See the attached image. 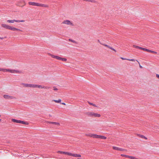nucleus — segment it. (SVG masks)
<instances>
[{
  "label": "nucleus",
  "mask_w": 159,
  "mask_h": 159,
  "mask_svg": "<svg viewBox=\"0 0 159 159\" xmlns=\"http://www.w3.org/2000/svg\"><path fill=\"white\" fill-rule=\"evenodd\" d=\"M28 4L30 5L44 7L47 8L48 7V5L47 4L38 3L34 2H29Z\"/></svg>",
  "instance_id": "nucleus-1"
},
{
  "label": "nucleus",
  "mask_w": 159,
  "mask_h": 159,
  "mask_svg": "<svg viewBox=\"0 0 159 159\" xmlns=\"http://www.w3.org/2000/svg\"><path fill=\"white\" fill-rule=\"evenodd\" d=\"M86 114L88 116L91 117H99L101 116L100 114L95 113L93 112H88L86 113Z\"/></svg>",
  "instance_id": "nucleus-2"
},
{
  "label": "nucleus",
  "mask_w": 159,
  "mask_h": 159,
  "mask_svg": "<svg viewBox=\"0 0 159 159\" xmlns=\"http://www.w3.org/2000/svg\"><path fill=\"white\" fill-rule=\"evenodd\" d=\"M49 55L52 57L56 58L58 60H61L64 61H67V59L66 58H61V57H59L58 56H55L51 54H49Z\"/></svg>",
  "instance_id": "nucleus-3"
},
{
  "label": "nucleus",
  "mask_w": 159,
  "mask_h": 159,
  "mask_svg": "<svg viewBox=\"0 0 159 159\" xmlns=\"http://www.w3.org/2000/svg\"><path fill=\"white\" fill-rule=\"evenodd\" d=\"M33 88H39L42 89H49L50 88L48 86H42L41 85H39L37 84H33Z\"/></svg>",
  "instance_id": "nucleus-4"
},
{
  "label": "nucleus",
  "mask_w": 159,
  "mask_h": 159,
  "mask_svg": "<svg viewBox=\"0 0 159 159\" xmlns=\"http://www.w3.org/2000/svg\"><path fill=\"white\" fill-rule=\"evenodd\" d=\"M98 43H99L100 44L102 45H103L104 46H105V47H107L108 48L110 49H111L114 51H115V52H116V50H115L114 48H112V47L110 46L109 45H108L107 44H103V43H102L100 41H99V40H98Z\"/></svg>",
  "instance_id": "nucleus-5"
},
{
  "label": "nucleus",
  "mask_w": 159,
  "mask_h": 159,
  "mask_svg": "<svg viewBox=\"0 0 159 159\" xmlns=\"http://www.w3.org/2000/svg\"><path fill=\"white\" fill-rule=\"evenodd\" d=\"M85 135L87 136H89L93 138L99 139V135L96 134H85Z\"/></svg>",
  "instance_id": "nucleus-6"
},
{
  "label": "nucleus",
  "mask_w": 159,
  "mask_h": 159,
  "mask_svg": "<svg viewBox=\"0 0 159 159\" xmlns=\"http://www.w3.org/2000/svg\"><path fill=\"white\" fill-rule=\"evenodd\" d=\"M141 50H143L144 51H146L148 52L152 53H154V54H157V52H156L153 51L152 50H149V49H147V48H142Z\"/></svg>",
  "instance_id": "nucleus-7"
},
{
  "label": "nucleus",
  "mask_w": 159,
  "mask_h": 159,
  "mask_svg": "<svg viewBox=\"0 0 159 159\" xmlns=\"http://www.w3.org/2000/svg\"><path fill=\"white\" fill-rule=\"evenodd\" d=\"M2 26L5 28L12 30V27L7 25L5 24H2Z\"/></svg>",
  "instance_id": "nucleus-8"
},
{
  "label": "nucleus",
  "mask_w": 159,
  "mask_h": 159,
  "mask_svg": "<svg viewBox=\"0 0 159 159\" xmlns=\"http://www.w3.org/2000/svg\"><path fill=\"white\" fill-rule=\"evenodd\" d=\"M6 71H8L11 73H20L21 72L19 70H11L10 69H6Z\"/></svg>",
  "instance_id": "nucleus-9"
},
{
  "label": "nucleus",
  "mask_w": 159,
  "mask_h": 159,
  "mask_svg": "<svg viewBox=\"0 0 159 159\" xmlns=\"http://www.w3.org/2000/svg\"><path fill=\"white\" fill-rule=\"evenodd\" d=\"M22 85H23V87H25L33 88V84L22 83Z\"/></svg>",
  "instance_id": "nucleus-10"
},
{
  "label": "nucleus",
  "mask_w": 159,
  "mask_h": 159,
  "mask_svg": "<svg viewBox=\"0 0 159 159\" xmlns=\"http://www.w3.org/2000/svg\"><path fill=\"white\" fill-rule=\"evenodd\" d=\"M3 97L7 99H13L15 98L13 96H10L7 95H3Z\"/></svg>",
  "instance_id": "nucleus-11"
},
{
  "label": "nucleus",
  "mask_w": 159,
  "mask_h": 159,
  "mask_svg": "<svg viewBox=\"0 0 159 159\" xmlns=\"http://www.w3.org/2000/svg\"><path fill=\"white\" fill-rule=\"evenodd\" d=\"M25 2L24 0H21L18 3V5L20 6H22L25 5Z\"/></svg>",
  "instance_id": "nucleus-12"
},
{
  "label": "nucleus",
  "mask_w": 159,
  "mask_h": 159,
  "mask_svg": "<svg viewBox=\"0 0 159 159\" xmlns=\"http://www.w3.org/2000/svg\"><path fill=\"white\" fill-rule=\"evenodd\" d=\"M62 24H66L68 25H72V23L70 22V21L69 20H66L62 22Z\"/></svg>",
  "instance_id": "nucleus-13"
},
{
  "label": "nucleus",
  "mask_w": 159,
  "mask_h": 159,
  "mask_svg": "<svg viewBox=\"0 0 159 159\" xmlns=\"http://www.w3.org/2000/svg\"><path fill=\"white\" fill-rule=\"evenodd\" d=\"M121 156L122 157H125L126 158H129L132 159V158H133V157L129 156H128V155H125L121 154Z\"/></svg>",
  "instance_id": "nucleus-14"
},
{
  "label": "nucleus",
  "mask_w": 159,
  "mask_h": 159,
  "mask_svg": "<svg viewBox=\"0 0 159 159\" xmlns=\"http://www.w3.org/2000/svg\"><path fill=\"white\" fill-rule=\"evenodd\" d=\"M11 121L14 122L19 123H20V121H21L20 120H17L15 119H12L11 120Z\"/></svg>",
  "instance_id": "nucleus-15"
},
{
  "label": "nucleus",
  "mask_w": 159,
  "mask_h": 159,
  "mask_svg": "<svg viewBox=\"0 0 159 159\" xmlns=\"http://www.w3.org/2000/svg\"><path fill=\"white\" fill-rule=\"evenodd\" d=\"M137 135L139 137L142 139H147V138L146 137L144 136H143V135L139 134H137Z\"/></svg>",
  "instance_id": "nucleus-16"
},
{
  "label": "nucleus",
  "mask_w": 159,
  "mask_h": 159,
  "mask_svg": "<svg viewBox=\"0 0 159 159\" xmlns=\"http://www.w3.org/2000/svg\"><path fill=\"white\" fill-rule=\"evenodd\" d=\"M47 122L50 124H55V125H60V123H59L53 122Z\"/></svg>",
  "instance_id": "nucleus-17"
},
{
  "label": "nucleus",
  "mask_w": 159,
  "mask_h": 159,
  "mask_svg": "<svg viewBox=\"0 0 159 159\" xmlns=\"http://www.w3.org/2000/svg\"><path fill=\"white\" fill-rule=\"evenodd\" d=\"M17 20H8L7 21V22L8 23H13L14 22H16Z\"/></svg>",
  "instance_id": "nucleus-18"
},
{
  "label": "nucleus",
  "mask_w": 159,
  "mask_h": 159,
  "mask_svg": "<svg viewBox=\"0 0 159 159\" xmlns=\"http://www.w3.org/2000/svg\"><path fill=\"white\" fill-rule=\"evenodd\" d=\"M12 30L13 31L17 30V31H22V30H21L19 29L13 27L12 28Z\"/></svg>",
  "instance_id": "nucleus-19"
},
{
  "label": "nucleus",
  "mask_w": 159,
  "mask_h": 159,
  "mask_svg": "<svg viewBox=\"0 0 159 159\" xmlns=\"http://www.w3.org/2000/svg\"><path fill=\"white\" fill-rule=\"evenodd\" d=\"M73 156L75 157H80L81 156L80 154H73Z\"/></svg>",
  "instance_id": "nucleus-20"
},
{
  "label": "nucleus",
  "mask_w": 159,
  "mask_h": 159,
  "mask_svg": "<svg viewBox=\"0 0 159 159\" xmlns=\"http://www.w3.org/2000/svg\"><path fill=\"white\" fill-rule=\"evenodd\" d=\"M20 123L26 125H28L29 124V123L28 122L21 120Z\"/></svg>",
  "instance_id": "nucleus-21"
},
{
  "label": "nucleus",
  "mask_w": 159,
  "mask_h": 159,
  "mask_svg": "<svg viewBox=\"0 0 159 159\" xmlns=\"http://www.w3.org/2000/svg\"><path fill=\"white\" fill-rule=\"evenodd\" d=\"M99 139H107V137L99 135Z\"/></svg>",
  "instance_id": "nucleus-22"
},
{
  "label": "nucleus",
  "mask_w": 159,
  "mask_h": 159,
  "mask_svg": "<svg viewBox=\"0 0 159 159\" xmlns=\"http://www.w3.org/2000/svg\"><path fill=\"white\" fill-rule=\"evenodd\" d=\"M53 101H54V102H56V103H61V100L60 99H59L58 100H52Z\"/></svg>",
  "instance_id": "nucleus-23"
},
{
  "label": "nucleus",
  "mask_w": 159,
  "mask_h": 159,
  "mask_svg": "<svg viewBox=\"0 0 159 159\" xmlns=\"http://www.w3.org/2000/svg\"><path fill=\"white\" fill-rule=\"evenodd\" d=\"M133 47L134 48H139V49H141L142 48V47H140L139 46H136V45H133Z\"/></svg>",
  "instance_id": "nucleus-24"
},
{
  "label": "nucleus",
  "mask_w": 159,
  "mask_h": 159,
  "mask_svg": "<svg viewBox=\"0 0 159 159\" xmlns=\"http://www.w3.org/2000/svg\"><path fill=\"white\" fill-rule=\"evenodd\" d=\"M88 103L89 105H92L95 107H97V106L95 105V104H93V103L90 102H88Z\"/></svg>",
  "instance_id": "nucleus-25"
},
{
  "label": "nucleus",
  "mask_w": 159,
  "mask_h": 159,
  "mask_svg": "<svg viewBox=\"0 0 159 159\" xmlns=\"http://www.w3.org/2000/svg\"><path fill=\"white\" fill-rule=\"evenodd\" d=\"M119 148L117 147H116L113 146V149L114 150H117L119 151Z\"/></svg>",
  "instance_id": "nucleus-26"
},
{
  "label": "nucleus",
  "mask_w": 159,
  "mask_h": 159,
  "mask_svg": "<svg viewBox=\"0 0 159 159\" xmlns=\"http://www.w3.org/2000/svg\"><path fill=\"white\" fill-rule=\"evenodd\" d=\"M66 154L68 155L69 156H73V154H72L71 153L68 152H66Z\"/></svg>",
  "instance_id": "nucleus-27"
},
{
  "label": "nucleus",
  "mask_w": 159,
  "mask_h": 159,
  "mask_svg": "<svg viewBox=\"0 0 159 159\" xmlns=\"http://www.w3.org/2000/svg\"><path fill=\"white\" fill-rule=\"evenodd\" d=\"M69 41H70V42H73V43H76V42L75 41V40H73L72 39H69Z\"/></svg>",
  "instance_id": "nucleus-28"
},
{
  "label": "nucleus",
  "mask_w": 159,
  "mask_h": 159,
  "mask_svg": "<svg viewBox=\"0 0 159 159\" xmlns=\"http://www.w3.org/2000/svg\"><path fill=\"white\" fill-rule=\"evenodd\" d=\"M88 2H90L93 3H96V1L94 0H89Z\"/></svg>",
  "instance_id": "nucleus-29"
},
{
  "label": "nucleus",
  "mask_w": 159,
  "mask_h": 159,
  "mask_svg": "<svg viewBox=\"0 0 159 159\" xmlns=\"http://www.w3.org/2000/svg\"><path fill=\"white\" fill-rule=\"evenodd\" d=\"M6 70V69L0 68V71L5 72Z\"/></svg>",
  "instance_id": "nucleus-30"
},
{
  "label": "nucleus",
  "mask_w": 159,
  "mask_h": 159,
  "mask_svg": "<svg viewBox=\"0 0 159 159\" xmlns=\"http://www.w3.org/2000/svg\"><path fill=\"white\" fill-rule=\"evenodd\" d=\"M126 150L122 148H119V151H125Z\"/></svg>",
  "instance_id": "nucleus-31"
},
{
  "label": "nucleus",
  "mask_w": 159,
  "mask_h": 159,
  "mask_svg": "<svg viewBox=\"0 0 159 159\" xmlns=\"http://www.w3.org/2000/svg\"><path fill=\"white\" fill-rule=\"evenodd\" d=\"M127 60L130 61H136V60H135V59H127Z\"/></svg>",
  "instance_id": "nucleus-32"
},
{
  "label": "nucleus",
  "mask_w": 159,
  "mask_h": 159,
  "mask_svg": "<svg viewBox=\"0 0 159 159\" xmlns=\"http://www.w3.org/2000/svg\"><path fill=\"white\" fill-rule=\"evenodd\" d=\"M24 21H25V20H17L16 21V22H24Z\"/></svg>",
  "instance_id": "nucleus-33"
},
{
  "label": "nucleus",
  "mask_w": 159,
  "mask_h": 159,
  "mask_svg": "<svg viewBox=\"0 0 159 159\" xmlns=\"http://www.w3.org/2000/svg\"><path fill=\"white\" fill-rule=\"evenodd\" d=\"M58 90V89L56 87H53V90L56 91Z\"/></svg>",
  "instance_id": "nucleus-34"
},
{
  "label": "nucleus",
  "mask_w": 159,
  "mask_h": 159,
  "mask_svg": "<svg viewBox=\"0 0 159 159\" xmlns=\"http://www.w3.org/2000/svg\"><path fill=\"white\" fill-rule=\"evenodd\" d=\"M136 61H137L138 62V63L139 64L140 68H143V67L141 66L140 65V63H139V62L138 61H137V60H136Z\"/></svg>",
  "instance_id": "nucleus-35"
},
{
  "label": "nucleus",
  "mask_w": 159,
  "mask_h": 159,
  "mask_svg": "<svg viewBox=\"0 0 159 159\" xmlns=\"http://www.w3.org/2000/svg\"><path fill=\"white\" fill-rule=\"evenodd\" d=\"M66 152L61 151V152H60V154H66Z\"/></svg>",
  "instance_id": "nucleus-36"
},
{
  "label": "nucleus",
  "mask_w": 159,
  "mask_h": 159,
  "mask_svg": "<svg viewBox=\"0 0 159 159\" xmlns=\"http://www.w3.org/2000/svg\"><path fill=\"white\" fill-rule=\"evenodd\" d=\"M120 58L123 60H127V59H128L122 57H120Z\"/></svg>",
  "instance_id": "nucleus-37"
},
{
  "label": "nucleus",
  "mask_w": 159,
  "mask_h": 159,
  "mask_svg": "<svg viewBox=\"0 0 159 159\" xmlns=\"http://www.w3.org/2000/svg\"><path fill=\"white\" fill-rule=\"evenodd\" d=\"M156 77L158 78V79H159V75L158 74H157L156 75Z\"/></svg>",
  "instance_id": "nucleus-38"
},
{
  "label": "nucleus",
  "mask_w": 159,
  "mask_h": 159,
  "mask_svg": "<svg viewBox=\"0 0 159 159\" xmlns=\"http://www.w3.org/2000/svg\"><path fill=\"white\" fill-rule=\"evenodd\" d=\"M132 159H139L136 158L135 157H133V158H132Z\"/></svg>",
  "instance_id": "nucleus-39"
},
{
  "label": "nucleus",
  "mask_w": 159,
  "mask_h": 159,
  "mask_svg": "<svg viewBox=\"0 0 159 159\" xmlns=\"http://www.w3.org/2000/svg\"><path fill=\"white\" fill-rule=\"evenodd\" d=\"M61 104H62V105H66V103H64V102H63V103H61Z\"/></svg>",
  "instance_id": "nucleus-40"
},
{
  "label": "nucleus",
  "mask_w": 159,
  "mask_h": 159,
  "mask_svg": "<svg viewBox=\"0 0 159 159\" xmlns=\"http://www.w3.org/2000/svg\"><path fill=\"white\" fill-rule=\"evenodd\" d=\"M3 38H1V37H0V39H3Z\"/></svg>",
  "instance_id": "nucleus-41"
},
{
  "label": "nucleus",
  "mask_w": 159,
  "mask_h": 159,
  "mask_svg": "<svg viewBox=\"0 0 159 159\" xmlns=\"http://www.w3.org/2000/svg\"><path fill=\"white\" fill-rule=\"evenodd\" d=\"M61 152V151H58V152L60 153V152Z\"/></svg>",
  "instance_id": "nucleus-42"
},
{
  "label": "nucleus",
  "mask_w": 159,
  "mask_h": 159,
  "mask_svg": "<svg viewBox=\"0 0 159 159\" xmlns=\"http://www.w3.org/2000/svg\"><path fill=\"white\" fill-rule=\"evenodd\" d=\"M1 119H0V122H1Z\"/></svg>",
  "instance_id": "nucleus-43"
},
{
  "label": "nucleus",
  "mask_w": 159,
  "mask_h": 159,
  "mask_svg": "<svg viewBox=\"0 0 159 159\" xmlns=\"http://www.w3.org/2000/svg\"><path fill=\"white\" fill-rule=\"evenodd\" d=\"M1 115H0V117H1Z\"/></svg>",
  "instance_id": "nucleus-44"
}]
</instances>
